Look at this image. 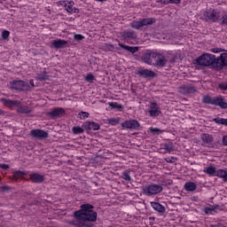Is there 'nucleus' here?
Masks as SVG:
<instances>
[{"mask_svg": "<svg viewBox=\"0 0 227 227\" xmlns=\"http://www.w3.org/2000/svg\"><path fill=\"white\" fill-rule=\"evenodd\" d=\"M155 23L154 18L142 19L140 20H133L129 26L136 30H141L145 26H152Z\"/></svg>", "mask_w": 227, "mask_h": 227, "instance_id": "nucleus-6", "label": "nucleus"}, {"mask_svg": "<svg viewBox=\"0 0 227 227\" xmlns=\"http://www.w3.org/2000/svg\"><path fill=\"white\" fill-rule=\"evenodd\" d=\"M173 62H174V59H170V63H173Z\"/></svg>", "mask_w": 227, "mask_h": 227, "instance_id": "nucleus-61", "label": "nucleus"}, {"mask_svg": "<svg viewBox=\"0 0 227 227\" xmlns=\"http://www.w3.org/2000/svg\"><path fill=\"white\" fill-rule=\"evenodd\" d=\"M122 130H139L141 125L137 120H128L123 121L121 124Z\"/></svg>", "mask_w": 227, "mask_h": 227, "instance_id": "nucleus-8", "label": "nucleus"}, {"mask_svg": "<svg viewBox=\"0 0 227 227\" xmlns=\"http://www.w3.org/2000/svg\"><path fill=\"white\" fill-rule=\"evenodd\" d=\"M148 131L153 133L154 135H160L163 132V130L159 128H149Z\"/></svg>", "mask_w": 227, "mask_h": 227, "instance_id": "nucleus-41", "label": "nucleus"}, {"mask_svg": "<svg viewBox=\"0 0 227 227\" xmlns=\"http://www.w3.org/2000/svg\"><path fill=\"white\" fill-rule=\"evenodd\" d=\"M227 67V52L221 53L218 58H216L215 69L217 71L223 70Z\"/></svg>", "mask_w": 227, "mask_h": 227, "instance_id": "nucleus-11", "label": "nucleus"}, {"mask_svg": "<svg viewBox=\"0 0 227 227\" xmlns=\"http://www.w3.org/2000/svg\"><path fill=\"white\" fill-rule=\"evenodd\" d=\"M196 188L197 186L195 183L188 182V183H185L184 184V189L187 192H193L196 190Z\"/></svg>", "mask_w": 227, "mask_h": 227, "instance_id": "nucleus-33", "label": "nucleus"}, {"mask_svg": "<svg viewBox=\"0 0 227 227\" xmlns=\"http://www.w3.org/2000/svg\"><path fill=\"white\" fill-rule=\"evenodd\" d=\"M1 169H10V165L5 163H0Z\"/></svg>", "mask_w": 227, "mask_h": 227, "instance_id": "nucleus-49", "label": "nucleus"}, {"mask_svg": "<svg viewBox=\"0 0 227 227\" xmlns=\"http://www.w3.org/2000/svg\"><path fill=\"white\" fill-rule=\"evenodd\" d=\"M65 114L66 110L63 107H55L48 113V115L51 118H61Z\"/></svg>", "mask_w": 227, "mask_h": 227, "instance_id": "nucleus-14", "label": "nucleus"}, {"mask_svg": "<svg viewBox=\"0 0 227 227\" xmlns=\"http://www.w3.org/2000/svg\"><path fill=\"white\" fill-rule=\"evenodd\" d=\"M227 109V103H226V106H224V110H226Z\"/></svg>", "mask_w": 227, "mask_h": 227, "instance_id": "nucleus-62", "label": "nucleus"}, {"mask_svg": "<svg viewBox=\"0 0 227 227\" xmlns=\"http://www.w3.org/2000/svg\"><path fill=\"white\" fill-rule=\"evenodd\" d=\"M26 176H27V171L15 170L12 172V176H10V180L18 182V180H24Z\"/></svg>", "mask_w": 227, "mask_h": 227, "instance_id": "nucleus-17", "label": "nucleus"}, {"mask_svg": "<svg viewBox=\"0 0 227 227\" xmlns=\"http://www.w3.org/2000/svg\"><path fill=\"white\" fill-rule=\"evenodd\" d=\"M1 189L2 191H10L11 190V186H8V185H4V186H1Z\"/></svg>", "mask_w": 227, "mask_h": 227, "instance_id": "nucleus-51", "label": "nucleus"}, {"mask_svg": "<svg viewBox=\"0 0 227 227\" xmlns=\"http://www.w3.org/2000/svg\"><path fill=\"white\" fill-rule=\"evenodd\" d=\"M9 89L16 92H29L32 90V87L29 86V82L23 80H12L9 82Z\"/></svg>", "mask_w": 227, "mask_h": 227, "instance_id": "nucleus-2", "label": "nucleus"}, {"mask_svg": "<svg viewBox=\"0 0 227 227\" xmlns=\"http://www.w3.org/2000/svg\"><path fill=\"white\" fill-rule=\"evenodd\" d=\"M170 2L174 4H179L181 3V0H170Z\"/></svg>", "mask_w": 227, "mask_h": 227, "instance_id": "nucleus-54", "label": "nucleus"}, {"mask_svg": "<svg viewBox=\"0 0 227 227\" xmlns=\"http://www.w3.org/2000/svg\"><path fill=\"white\" fill-rule=\"evenodd\" d=\"M179 92H181L184 95L195 93L196 92V87H194L191 84L183 85L181 88H179Z\"/></svg>", "mask_w": 227, "mask_h": 227, "instance_id": "nucleus-19", "label": "nucleus"}, {"mask_svg": "<svg viewBox=\"0 0 227 227\" xmlns=\"http://www.w3.org/2000/svg\"><path fill=\"white\" fill-rule=\"evenodd\" d=\"M29 180L34 184H42L45 180V177L42 174L34 173L29 174Z\"/></svg>", "mask_w": 227, "mask_h": 227, "instance_id": "nucleus-18", "label": "nucleus"}, {"mask_svg": "<svg viewBox=\"0 0 227 227\" xmlns=\"http://www.w3.org/2000/svg\"><path fill=\"white\" fill-rule=\"evenodd\" d=\"M10 35H11V32L8 30H4L1 32V37L4 40H7L8 37H10Z\"/></svg>", "mask_w": 227, "mask_h": 227, "instance_id": "nucleus-42", "label": "nucleus"}, {"mask_svg": "<svg viewBox=\"0 0 227 227\" xmlns=\"http://www.w3.org/2000/svg\"><path fill=\"white\" fill-rule=\"evenodd\" d=\"M218 88H219L221 90L227 91V82H219V83H218Z\"/></svg>", "mask_w": 227, "mask_h": 227, "instance_id": "nucleus-44", "label": "nucleus"}, {"mask_svg": "<svg viewBox=\"0 0 227 227\" xmlns=\"http://www.w3.org/2000/svg\"><path fill=\"white\" fill-rule=\"evenodd\" d=\"M200 140H202L205 145H210L214 141V137L209 134H202L200 135Z\"/></svg>", "mask_w": 227, "mask_h": 227, "instance_id": "nucleus-27", "label": "nucleus"}, {"mask_svg": "<svg viewBox=\"0 0 227 227\" xmlns=\"http://www.w3.org/2000/svg\"><path fill=\"white\" fill-rule=\"evenodd\" d=\"M227 175V168L225 169H217L215 174V176H217L218 178H224Z\"/></svg>", "mask_w": 227, "mask_h": 227, "instance_id": "nucleus-35", "label": "nucleus"}, {"mask_svg": "<svg viewBox=\"0 0 227 227\" xmlns=\"http://www.w3.org/2000/svg\"><path fill=\"white\" fill-rule=\"evenodd\" d=\"M211 227H223L222 224L217 223V224H211Z\"/></svg>", "mask_w": 227, "mask_h": 227, "instance_id": "nucleus-56", "label": "nucleus"}, {"mask_svg": "<svg viewBox=\"0 0 227 227\" xmlns=\"http://www.w3.org/2000/svg\"><path fill=\"white\" fill-rule=\"evenodd\" d=\"M214 98H211V96H204L203 97V103L205 104H213Z\"/></svg>", "mask_w": 227, "mask_h": 227, "instance_id": "nucleus-40", "label": "nucleus"}, {"mask_svg": "<svg viewBox=\"0 0 227 227\" xmlns=\"http://www.w3.org/2000/svg\"><path fill=\"white\" fill-rule=\"evenodd\" d=\"M151 206L154 211L164 214L166 212V207L162 206L160 202H151Z\"/></svg>", "mask_w": 227, "mask_h": 227, "instance_id": "nucleus-23", "label": "nucleus"}, {"mask_svg": "<svg viewBox=\"0 0 227 227\" xmlns=\"http://www.w3.org/2000/svg\"><path fill=\"white\" fill-rule=\"evenodd\" d=\"M82 128L85 130H99L100 126L95 121H87L82 124Z\"/></svg>", "mask_w": 227, "mask_h": 227, "instance_id": "nucleus-20", "label": "nucleus"}, {"mask_svg": "<svg viewBox=\"0 0 227 227\" xmlns=\"http://www.w3.org/2000/svg\"><path fill=\"white\" fill-rule=\"evenodd\" d=\"M130 171L126 169L121 173V178H122V180H125L126 182H130L132 180L131 175H130Z\"/></svg>", "mask_w": 227, "mask_h": 227, "instance_id": "nucleus-29", "label": "nucleus"}, {"mask_svg": "<svg viewBox=\"0 0 227 227\" xmlns=\"http://www.w3.org/2000/svg\"><path fill=\"white\" fill-rule=\"evenodd\" d=\"M78 12H79V10L77 8H75V7H73V12L72 13L76 14Z\"/></svg>", "mask_w": 227, "mask_h": 227, "instance_id": "nucleus-55", "label": "nucleus"}, {"mask_svg": "<svg viewBox=\"0 0 227 227\" xmlns=\"http://www.w3.org/2000/svg\"><path fill=\"white\" fill-rule=\"evenodd\" d=\"M35 80L38 82H44V81L49 80L47 72L44 71L42 74H38L37 76H35Z\"/></svg>", "mask_w": 227, "mask_h": 227, "instance_id": "nucleus-32", "label": "nucleus"}, {"mask_svg": "<svg viewBox=\"0 0 227 227\" xmlns=\"http://www.w3.org/2000/svg\"><path fill=\"white\" fill-rule=\"evenodd\" d=\"M154 55H155V51L148 50L145 53H144L142 57L144 63H145L146 65L153 66Z\"/></svg>", "mask_w": 227, "mask_h": 227, "instance_id": "nucleus-12", "label": "nucleus"}, {"mask_svg": "<svg viewBox=\"0 0 227 227\" xmlns=\"http://www.w3.org/2000/svg\"><path fill=\"white\" fill-rule=\"evenodd\" d=\"M120 35L121 40L127 44L134 45L137 42V33L134 30H124Z\"/></svg>", "mask_w": 227, "mask_h": 227, "instance_id": "nucleus-4", "label": "nucleus"}, {"mask_svg": "<svg viewBox=\"0 0 227 227\" xmlns=\"http://www.w3.org/2000/svg\"><path fill=\"white\" fill-rule=\"evenodd\" d=\"M223 51H224V49H223V48H211L210 49V52H212L214 54H219Z\"/></svg>", "mask_w": 227, "mask_h": 227, "instance_id": "nucleus-43", "label": "nucleus"}, {"mask_svg": "<svg viewBox=\"0 0 227 227\" xmlns=\"http://www.w3.org/2000/svg\"><path fill=\"white\" fill-rule=\"evenodd\" d=\"M95 2H99V3H104V2H106L107 0H93Z\"/></svg>", "mask_w": 227, "mask_h": 227, "instance_id": "nucleus-57", "label": "nucleus"}, {"mask_svg": "<svg viewBox=\"0 0 227 227\" xmlns=\"http://www.w3.org/2000/svg\"><path fill=\"white\" fill-rule=\"evenodd\" d=\"M163 190L162 185L153 183V184H149L147 185H145L143 188V193L145 196L151 197L153 195H158L160 194Z\"/></svg>", "mask_w": 227, "mask_h": 227, "instance_id": "nucleus-5", "label": "nucleus"}, {"mask_svg": "<svg viewBox=\"0 0 227 227\" xmlns=\"http://www.w3.org/2000/svg\"><path fill=\"white\" fill-rule=\"evenodd\" d=\"M137 75L142 76L143 78L155 77V72L150 69H141L137 71Z\"/></svg>", "mask_w": 227, "mask_h": 227, "instance_id": "nucleus-22", "label": "nucleus"}, {"mask_svg": "<svg viewBox=\"0 0 227 227\" xmlns=\"http://www.w3.org/2000/svg\"><path fill=\"white\" fill-rule=\"evenodd\" d=\"M0 102H2V104H4V106L10 107V108L13 106H19L21 105V101L20 100H12L5 98H1Z\"/></svg>", "mask_w": 227, "mask_h": 227, "instance_id": "nucleus-15", "label": "nucleus"}, {"mask_svg": "<svg viewBox=\"0 0 227 227\" xmlns=\"http://www.w3.org/2000/svg\"><path fill=\"white\" fill-rule=\"evenodd\" d=\"M216 59L215 55L210 53H204L198 59H196V65L203 66V67H210L214 66L216 68Z\"/></svg>", "mask_w": 227, "mask_h": 227, "instance_id": "nucleus-3", "label": "nucleus"}, {"mask_svg": "<svg viewBox=\"0 0 227 227\" xmlns=\"http://www.w3.org/2000/svg\"><path fill=\"white\" fill-rule=\"evenodd\" d=\"M28 85L30 86L31 90H33L35 87L34 79L29 80Z\"/></svg>", "mask_w": 227, "mask_h": 227, "instance_id": "nucleus-50", "label": "nucleus"}, {"mask_svg": "<svg viewBox=\"0 0 227 227\" xmlns=\"http://www.w3.org/2000/svg\"><path fill=\"white\" fill-rule=\"evenodd\" d=\"M64 8L67 11L68 13L73 14L74 12V2L73 0H66L63 1Z\"/></svg>", "mask_w": 227, "mask_h": 227, "instance_id": "nucleus-25", "label": "nucleus"}, {"mask_svg": "<svg viewBox=\"0 0 227 227\" xmlns=\"http://www.w3.org/2000/svg\"><path fill=\"white\" fill-rule=\"evenodd\" d=\"M160 2L161 4H171V0H160Z\"/></svg>", "mask_w": 227, "mask_h": 227, "instance_id": "nucleus-53", "label": "nucleus"}, {"mask_svg": "<svg viewBox=\"0 0 227 227\" xmlns=\"http://www.w3.org/2000/svg\"><path fill=\"white\" fill-rule=\"evenodd\" d=\"M153 60V66L158 67H165L168 63V59L166 56L158 51H154Z\"/></svg>", "mask_w": 227, "mask_h": 227, "instance_id": "nucleus-7", "label": "nucleus"}, {"mask_svg": "<svg viewBox=\"0 0 227 227\" xmlns=\"http://www.w3.org/2000/svg\"><path fill=\"white\" fill-rule=\"evenodd\" d=\"M96 80L95 76L93 74L90 73L87 74V76L84 77V81L86 82H93Z\"/></svg>", "mask_w": 227, "mask_h": 227, "instance_id": "nucleus-38", "label": "nucleus"}, {"mask_svg": "<svg viewBox=\"0 0 227 227\" xmlns=\"http://www.w3.org/2000/svg\"><path fill=\"white\" fill-rule=\"evenodd\" d=\"M108 105L113 110L116 109L117 111L121 112L123 109L122 106L119 105L117 102H109Z\"/></svg>", "mask_w": 227, "mask_h": 227, "instance_id": "nucleus-34", "label": "nucleus"}, {"mask_svg": "<svg viewBox=\"0 0 227 227\" xmlns=\"http://www.w3.org/2000/svg\"><path fill=\"white\" fill-rule=\"evenodd\" d=\"M84 39H85V36L81 34H74L73 35V40L74 42H81V41H83Z\"/></svg>", "mask_w": 227, "mask_h": 227, "instance_id": "nucleus-39", "label": "nucleus"}, {"mask_svg": "<svg viewBox=\"0 0 227 227\" xmlns=\"http://www.w3.org/2000/svg\"><path fill=\"white\" fill-rule=\"evenodd\" d=\"M216 208H219V205H210L209 207H204L202 212L207 215H214Z\"/></svg>", "mask_w": 227, "mask_h": 227, "instance_id": "nucleus-24", "label": "nucleus"}, {"mask_svg": "<svg viewBox=\"0 0 227 227\" xmlns=\"http://www.w3.org/2000/svg\"><path fill=\"white\" fill-rule=\"evenodd\" d=\"M29 135L32 138H35L38 140H45L49 137L48 132L41 129L30 130Z\"/></svg>", "mask_w": 227, "mask_h": 227, "instance_id": "nucleus-10", "label": "nucleus"}, {"mask_svg": "<svg viewBox=\"0 0 227 227\" xmlns=\"http://www.w3.org/2000/svg\"><path fill=\"white\" fill-rule=\"evenodd\" d=\"M223 181H224L225 183H227V173H226L225 177L223 178Z\"/></svg>", "mask_w": 227, "mask_h": 227, "instance_id": "nucleus-58", "label": "nucleus"}, {"mask_svg": "<svg viewBox=\"0 0 227 227\" xmlns=\"http://www.w3.org/2000/svg\"><path fill=\"white\" fill-rule=\"evenodd\" d=\"M205 16H206L207 20L211 21V22H216L217 20H219L220 12H218L215 10H211V11L206 12Z\"/></svg>", "mask_w": 227, "mask_h": 227, "instance_id": "nucleus-13", "label": "nucleus"}, {"mask_svg": "<svg viewBox=\"0 0 227 227\" xmlns=\"http://www.w3.org/2000/svg\"><path fill=\"white\" fill-rule=\"evenodd\" d=\"M112 49H114V46L113 44L109 45Z\"/></svg>", "mask_w": 227, "mask_h": 227, "instance_id": "nucleus-60", "label": "nucleus"}, {"mask_svg": "<svg viewBox=\"0 0 227 227\" xmlns=\"http://www.w3.org/2000/svg\"><path fill=\"white\" fill-rule=\"evenodd\" d=\"M18 113L23 114H27L32 113V109H31V107L27 106H19Z\"/></svg>", "mask_w": 227, "mask_h": 227, "instance_id": "nucleus-30", "label": "nucleus"}, {"mask_svg": "<svg viewBox=\"0 0 227 227\" xmlns=\"http://www.w3.org/2000/svg\"><path fill=\"white\" fill-rule=\"evenodd\" d=\"M175 160H176V159L174 158V157H167V158H165V161L168 162V163H173Z\"/></svg>", "mask_w": 227, "mask_h": 227, "instance_id": "nucleus-48", "label": "nucleus"}, {"mask_svg": "<svg viewBox=\"0 0 227 227\" xmlns=\"http://www.w3.org/2000/svg\"><path fill=\"white\" fill-rule=\"evenodd\" d=\"M220 26H227V14H224L220 19Z\"/></svg>", "mask_w": 227, "mask_h": 227, "instance_id": "nucleus-46", "label": "nucleus"}, {"mask_svg": "<svg viewBox=\"0 0 227 227\" xmlns=\"http://www.w3.org/2000/svg\"><path fill=\"white\" fill-rule=\"evenodd\" d=\"M204 172L210 176H215L216 175L215 168L213 166L207 167Z\"/></svg>", "mask_w": 227, "mask_h": 227, "instance_id": "nucleus-31", "label": "nucleus"}, {"mask_svg": "<svg viewBox=\"0 0 227 227\" xmlns=\"http://www.w3.org/2000/svg\"><path fill=\"white\" fill-rule=\"evenodd\" d=\"M222 143H223V145L227 146V135L223 136V138H222Z\"/></svg>", "mask_w": 227, "mask_h": 227, "instance_id": "nucleus-52", "label": "nucleus"}, {"mask_svg": "<svg viewBox=\"0 0 227 227\" xmlns=\"http://www.w3.org/2000/svg\"><path fill=\"white\" fill-rule=\"evenodd\" d=\"M67 44V41L65 39H55V40H52L51 43V46L57 50L64 49Z\"/></svg>", "mask_w": 227, "mask_h": 227, "instance_id": "nucleus-16", "label": "nucleus"}, {"mask_svg": "<svg viewBox=\"0 0 227 227\" xmlns=\"http://www.w3.org/2000/svg\"><path fill=\"white\" fill-rule=\"evenodd\" d=\"M4 114V112L2 109H0V115H3Z\"/></svg>", "mask_w": 227, "mask_h": 227, "instance_id": "nucleus-59", "label": "nucleus"}, {"mask_svg": "<svg viewBox=\"0 0 227 227\" xmlns=\"http://www.w3.org/2000/svg\"><path fill=\"white\" fill-rule=\"evenodd\" d=\"M213 121H215L217 124L224 125L227 127V119L225 118L216 117V118H214Z\"/></svg>", "mask_w": 227, "mask_h": 227, "instance_id": "nucleus-36", "label": "nucleus"}, {"mask_svg": "<svg viewBox=\"0 0 227 227\" xmlns=\"http://www.w3.org/2000/svg\"><path fill=\"white\" fill-rule=\"evenodd\" d=\"M72 132H73L74 135H80V134H82L84 132V129L82 127L74 126L72 128Z\"/></svg>", "mask_w": 227, "mask_h": 227, "instance_id": "nucleus-37", "label": "nucleus"}, {"mask_svg": "<svg viewBox=\"0 0 227 227\" xmlns=\"http://www.w3.org/2000/svg\"><path fill=\"white\" fill-rule=\"evenodd\" d=\"M161 147L166 152H170L172 150V146L168 144H164L161 145Z\"/></svg>", "mask_w": 227, "mask_h": 227, "instance_id": "nucleus-47", "label": "nucleus"}, {"mask_svg": "<svg viewBox=\"0 0 227 227\" xmlns=\"http://www.w3.org/2000/svg\"><path fill=\"white\" fill-rule=\"evenodd\" d=\"M0 227H4V225H0Z\"/></svg>", "mask_w": 227, "mask_h": 227, "instance_id": "nucleus-63", "label": "nucleus"}, {"mask_svg": "<svg viewBox=\"0 0 227 227\" xmlns=\"http://www.w3.org/2000/svg\"><path fill=\"white\" fill-rule=\"evenodd\" d=\"M148 114L151 118L155 119L161 114V108L156 102H152L148 107Z\"/></svg>", "mask_w": 227, "mask_h": 227, "instance_id": "nucleus-9", "label": "nucleus"}, {"mask_svg": "<svg viewBox=\"0 0 227 227\" xmlns=\"http://www.w3.org/2000/svg\"><path fill=\"white\" fill-rule=\"evenodd\" d=\"M90 114L88 112H80L79 113V118L80 120H85L87 118H89Z\"/></svg>", "mask_w": 227, "mask_h": 227, "instance_id": "nucleus-45", "label": "nucleus"}, {"mask_svg": "<svg viewBox=\"0 0 227 227\" xmlns=\"http://www.w3.org/2000/svg\"><path fill=\"white\" fill-rule=\"evenodd\" d=\"M226 102L224 101V98L223 96H217L216 98H213V103L212 105L219 106L221 109H224L226 106Z\"/></svg>", "mask_w": 227, "mask_h": 227, "instance_id": "nucleus-21", "label": "nucleus"}, {"mask_svg": "<svg viewBox=\"0 0 227 227\" xmlns=\"http://www.w3.org/2000/svg\"><path fill=\"white\" fill-rule=\"evenodd\" d=\"M106 124L111 125L113 127L117 126L120 123V118L119 117H114L109 118L105 121Z\"/></svg>", "mask_w": 227, "mask_h": 227, "instance_id": "nucleus-28", "label": "nucleus"}, {"mask_svg": "<svg viewBox=\"0 0 227 227\" xmlns=\"http://www.w3.org/2000/svg\"><path fill=\"white\" fill-rule=\"evenodd\" d=\"M119 46L121 49H123V50H125L127 51H129L131 54H136L139 51L138 47H132V46L125 45L123 43H119Z\"/></svg>", "mask_w": 227, "mask_h": 227, "instance_id": "nucleus-26", "label": "nucleus"}, {"mask_svg": "<svg viewBox=\"0 0 227 227\" xmlns=\"http://www.w3.org/2000/svg\"><path fill=\"white\" fill-rule=\"evenodd\" d=\"M94 206L89 203H85L80 206V210L74 211V220L70 222V224L74 227H89L86 223L97 222L98 213L94 211Z\"/></svg>", "mask_w": 227, "mask_h": 227, "instance_id": "nucleus-1", "label": "nucleus"}]
</instances>
